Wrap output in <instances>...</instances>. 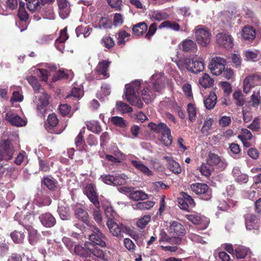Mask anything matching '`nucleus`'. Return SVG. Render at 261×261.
<instances>
[{"label":"nucleus","instance_id":"43","mask_svg":"<svg viewBox=\"0 0 261 261\" xmlns=\"http://www.w3.org/2000/svg\"><path fill=\"white\" fill-rule=\"evenodd\" d=\"M88 129L94 133L98 134L101 132V127L97 121H92L87 123Z\"/></svg>","mask_w":261,"mask_h":261},{"label":"nucleus","instance_id":"20","mask_svg":"<svg viewBox=\"0 0 261 261\" xmlns=\"http://www.w3.org/2000/svg\"><path fill=\"white\" fill-rule=\"evenodd\" d=\"M151 129L155 132L161 134H169L170 129L164 123H160L158 124L151 123L149 124Z\"/></svg>","mask_w":261,"mask_h":261},{"label":"nucleus","instance_id":"62","mask_svg":"<svg viewBox=\"0 0 261 261\" xmlns=\"http://www.w3.org/2000/svg\"><path fill=\"white\" fill-rule=\"evenodd\" d=\"M188 238L193 242L201 243L202 244L206 243V242L202 239V237L194 233H189L188 234Z\"/></svg>","mask_w":261,"mask_h":261},{"label":"nucleus","instance_id":"9","mask_svg":"<svg viewBox=\"0 0 261 261\" xmlns=\"http://www.w3.org/2000/svg\"><path fill=\"white\" fill-rule=\"evenodd\" d=\"M204 68V63L200 57L195 56L189 59V63L188 65V71L197 73L202 71Z\"/></svg>","mask_w":261,"mask_h":261},{"label":"nucleus","instance_id":"58","mask_svg":"<svg viewBox=\"0 0 261 261\" xmlns=\"http://www.w3.org/2000/svg\"><path fill=\"white\" fill-rule=\"evenodd\" d=\"M259 118H255L251 123L247 126V127L253 131L258 132L260 128V124Z\"/></svg>","mask_w":261,"mask_h":261},{"label":"nucleus","instance_id":"11","mask_svg":"<svg viewBox=\"0 0 261 261\" xmlns=\"http://www.w3.org/2000/svg\"><path fill=\"white\" fill-rule=\"evenodd\" d=\"M169 232L173 236H184L186 234V229L179 222L175 221H171L168 226Z\"/></svg>","mask_w":261,"mask_h":261},{"label":"nucleus","instance_id":"30","mask_svg":"<svg viewBox=\"0 0 261 261\" xmlns=\"http://www.w3.org/2000/svg\"><path fill=\"white\" fill-rule=\"evenodd\" d=\"M214 122L213 118L207 117L204 120L203 125L201 128V133L204 136H208L210 134V131L212 129V125Z\"/></svg>","mask_w":261,"mask_h":261},{"label":"nucleus","instance_id":"14","mask_svg":"<svg viewBox=\"0 0 261 261\" xmlns=\"http://www.w3.org/2000/svg\"><path fill=\"white\" fill-rule=\"evenodd\" d=\"M84 193L96 206L99 205L97 195L93 185L91 184L87 185L84 189Z\"/></svg>","mask_w":261,"mask_h":261},{"label":"nucleus","instance_id":"44","mask_svg":"<svg viewBox=\"0 0 261 261\" xmlns=\"http://www.w3.org/2000/svg\"><path fill=\"white\" fill-rule=\"evenodd\" d=\"M28 2L27 8L32 12H35L40 9V3L39 0H25Z\"/></svg>","mask_w":261,"mask_h":261},{"label":"nucleus","instance_id":"36","mask_svg":"<svg viewBox=\"0 0 261 261\" xmlns=\"http://www.w3.org/2000/svg\"><path fill=\"white\" fill-rule=\"evenodd\" d=\"M73 76V72L71 71H64L60 70L54 76L53 81H56L62 79H72Z\"/></svg>","mask_w":261,"mask_h":261},{"label":"nucleus","instance_id":"42","mask_svg":"<svg viewBox=\"0 0 261 261\" xmlns=\"http://www.w3.org/2000/svg\"><path fill=\"white\" fill-rule=\"evenodd\" d=\"M169 169L175 174H179L181 172L180 165L174 160H170L168 164Z\"/></svg>","mask_w":261,"mask_h":261},{"label":"nucleus","instance_id":"6","mask_svg":"<svg viewBox=\"0 0 261 261\" xmlns=\"http://www.w3.org/2000/svg\"><path fill=\"white\" fill-rule=\"evenodd\" d=\"M259 85H261V73L250 75L244 80V92L247 94L250 91L252 88Z\"/></svg>","mask_w":261,"mask_h":261},{"label":"nucleus","instance_id":"15","mask_svg":"<svg viewBox=\"0 0 261 261\" xmlns=\"http://www.w3.org/2000/svg\"><path fill=\"white\" fill-rule=\"evenodd\" d=\"M59 8V13L62 19L67 18L70 13V4L67 0H57Z\"/></svg>","mask_w":261,"mask_h":261},{"label":"nucleus","instance_id":"51","mask_svg":"<svg viewBox=\"0 0 261 261\" xmlns=\"http://www.w3.org/2000/svg\"><path fill=\"white\" fill-rule=\"evenodd\" d=\"M127 179V176L124 174L115 176H114V185L117 186L123 185L126 182Z\"/></svg>","mask_w":261,"mask_h":261},{"label":"nucleus","instance_id":"19","mask_svg":"<svg viewBox=\"0 0 261 261\" xmlns=\"http://www.w3.org/2000/svg\"><path fill=\"white\" fill-rule=\"evenodd\" d=\"M42 224L46 227H51L56 224L54 217L50 213H45L39 216Z\"/></svg>","mask_w":261,"mask_h":261},{"label":"nucleus","instance_id":"21","mask_svg":"<svg viewBox=\"0 0 261 261\" xmlns=\"http://www.w3.org/2000/svg\"><path fill=\"white\" fill-rule=\"evenodd\" d=\"M47 122L48 124V128L49 130L54 129L52 133L56 134H61L63 130L62 129L58 130L57 128H55L58 123V119L55 114H51L48 116Z\"/></svg>","mask_w":261,"mask_h":261},{"label":"nucleus","instance_id":"52","mask_svg":"<svg viewBox=\"0 0 261 261\" xmlns=\"http://www.w3.org/2000/svg\"><path fill=\"white\" fill-rule=\"evenodd\" d=\"M233 97L238 106H242L244 104L245 100L240 91H236L233 93Z\"/></svg>","mask_w":261,"mask_h":261},{"label":"nucleus","instance_id":"3","mask_svg":"<svg viewBox=\"0 0 261 261\" xmlns=\"http://www.w3.org/2000/svg\"><path fill=\"white\" fill-rule=\"evenodd\" d=\"M197 42L202 46H206L211 42V33L208 29L202 25H198L194 29Z\"/></svg>","mask_w":261,"mask_h":261},{"label":"nucleus","instance_id":"25","mask_svg":"<svg viewBox=\"0 0 261 261\" xmlns=\"http://www.w3.org/2000/svg\"><path fill=\"white\" fill-rule=\"evenodd\" d=\"M214 80L207 73L203 74L199 79L198 83L201 86L204 88H210L214 84Z\"/></svg>","mask_w":261,"mask_h":261},{"label":"nucleus","instance_id":"53","mask_svg":"<svg viewBox=\"0 0 261 261\" xmlns=\"http://www.w3.org/2000/svg\"><path fill=\"white\" fill-rule=\"evenodd\" d=\"M112 123L116 126L120 127H124L126 126L125 121L120 117L114 116L111 118Z\"/></svg>","mask_w":261,"mask_h":261},{"label":"nucleus","instance_id":"16","mask_svg":"<svg viewBox=\"0 0 261 261\" xmlns=\"http://www.w3.org/2000/svg\"><path fill=\"white\" fill-rule=\"evenodd\" d=\"M187 219L195 224L202 225L206 228L209 224V220L204 216H201L197 214L187 215Z\"/></svg>","mask_w":261,"mask_h":261},{"label":"nucleus","instance_id":"13","mask_svg":"<svg viewBox=\"0 0 261 261\" xmlns=\"http://www.w3.org/2000/svg\"><path fill=\"white\" fill-rule=\"evenodd\" d=\"M94 231L92 233L89 235V239L91 241L90 243H93L95 246L96 245L100 246L101 247L106 246V244L104 241L105 236L100 232V231L96 228H95Z\"/></svg>","mask_w":261,"mask_h":261},{"label":"nucleus","instance_id":"63","mask_svg":"<svg viewBox=\"0 0 261 261\" xmlns=\"http://www.w3.org/2000/svg\"><path fill=\"white\" fill-rule=\"evenodd\" d=\"M102 43L105 47L108 48L113 47L115 44L113 38L109 36L104 37L102 39Z\"/></svg>","mask_w":261,"mask_h":261},{"label":"nucleus","instance_id":"22","mask_svg":"<svg viewBox=\"0 0 261 261\" xmlns=\"http://www.w3.org/2000/svg\"><path fill=\"white\" fill-rule=\"evenodd\" d=\"M132 164L137 169L140 170L141 172L147 176L152 175V171L141 161L138 160H132Z\"/></svg>","mask_w":261,"mask_h":261},{"label":"nucleus","instance_id":"50","mask_svg":"<svg viewBox=\"0 0 261 261\" xmlns=\"http://www.w3.org/2000/svg\"><path fill=\"white\" fill-rule=\"evenodd\" d=\"M27 81L29 84L32 86L35 92L38 91L42 89L40 87V85L38 83V80L33 76H28L27 77Z\"/></svg>","mask_w":261,"mask_h":261},{"label":"nucleus","instance_id":"38","mask_svg":"<svg viewBox=\"0 0 261 261\" xmlns=\"http://www.w3.org/2000/svg\"><path fill=\"white\" fill-rule=\"evenodd\" d=\"M250 251L249 249L246 247L239 246L235 249L236 256L237 258H246Z\"/></svg>","mask_w":261,"mask_h":261},{"label":"nucleus","instance_id":"24","mask_svg":"<svg viewBox=\"0 0 261 261\" xmlns=\"http://www.w3.org/2000/svg\"><path fill=\"white\" fill-rule=\"evenodd\" d=\"M217 99V98L215 93L211 92L208 97L204 100L205 108L208 110L213 109L216 104Z\"/></svg>","mask_w":261,"mask_h":261},{"label":"nucleus","instance_id":"34","mask_svg":"<svg viewBox=\"0 0 261 261\" xmlns=\"http://www.w3.org/2000/svg\"><path fill=\"white\" fill-rule=\"evenodd\" d=\"M2 151H3L5 161H8L12 158L14 149L12 145L6 143L3 147Z\"/></svg>","mask_w":261,"mask_h":261},{"label":"nucleus","instance_id":"64","mask_svg":"<svg viewBox=\"0 0 261 261\" xmlns=\"http://www.w3.org/2000/svg\"><path fill=\"white\" fill-rule=\"evenodd\" d=\"M157 30V24L156 23H152L149 27L148 31L145 35V38L150 40L151 37L155 34Z\"/></svg>","mask_w":261,"mask_h":261},{"label":"nucleus","instance_id":"59","mask_svg":"<svg viewBox=\"0 0 261 261\" xmlns=\"http://www.w3.org/2000/svg\"><path fill=\"white\" fill-rule=\"evenodd\" d=\"M260 97L259 96V91H257L256 92H254L251 96V102L252 103V105L254 107L257 106L260 103Z\"/></svg>","mask_w":261,"mask_h":261},{"label":"nucleus","instance_id":"31","mask_svg":"<svg viewBox=\"0 0 261 261\" xmlns=\"http://www.w3.org/2000/svg\"><path fill=\"white\" fill-rule=\"evenodd\" d=\"M129 198L134 201L143 200L148 198V195L142 191L133 189L132 193H130Z\"/></svg>","mask_w":261,"mask_h":261},{"label":"nucleus","instance_id":"57","mask_svg":"<svg viewBox=\"0 0 261 261\" xmlns=\"http://www.w3.org/2000/svg\"><path fill=\"white\" fill-rule=\"evenodd\" d=\"M150 220V216L149 215H145L141 218L137 222L138 227L141 228H144Z\"/></svg>","mask_w":261,"mask_h":261},{"label":"nucleus","instance_id":"61","mask_svg":"<svg viewBox=\"0 0 261 261\" xmlns=\"http://www.w3.org/2000/svg\"><path fill=\"white\" fill-rule=\"evenodd\" d=\"M252 137L251 132L246 128H242L238 138L240 139L250 140Z\"/></svg>","mask_w":261,"mask_h":261},{"label":"nucleus","instance_id":"56","mask_svg":"<svg viewBox=\"0 0 261 261\" xmlns=\"http://www.w3.org/2000/svg\"><path fill=\"white\" fill-rule=\"evenodd\" d=\"M105 214L108 218V220H114L116 216V213L113 210L111 206H108L105 208Z\"/></svg>","mask_w":261,"mask_h":261},{"label":"nucleus","instance_id":"28","mask_svg":"<svg viewBox=\"0 0 261 261\" xmlns=\"http://www.w3.org/2000/svg\"><path fill=\"white\" fill-rule=\"evenodd\" d=\"M27 229L28 231L29 243L33 245L36 244L39 240V235L37 231L31 226H29Z\"/></svg>","mask_w":261,"mask_h":261},{"label":"nucleus","instance_id":"47","mask_svg":"<svg viewBox=\"0 0 261 261\" xmlns=\"http://www.w3.org/2000/svg\"><path fill=\"white\" fill-rule=\"evenodd\" d=\"M11 237L15 243H21L23 242L25 236L19 231H14L11 233Z\"/></svg>","mask_w":261,"mask_h":261},{"label":"nucleus","instance_id":"45","mask_svg":"<svg viewBox=\"0 0 261 261\" xmlns=\"http://www.w3.org/2000/svg\"><path fill=\"white\" fill-rule=\"evenodd\" d=\"M220 158L217 154L212 153L208 154L207 162L210 166H214L217 165L220 163Z\"/></svg>","mask_w":261,"mask_h":261},{"label":"nucleus","instance_id":"27","mask_svg":"<svg viewBox=\"0 0 261 261\" xmlns=\"http://www.w3.org/2000/svg\"><path fill=\"white\" fill-rule=\"evenodd\" d=\"M182 49L187 52H194L197 50V45L191 39H186L182 42Z\"/></svg>","mask_w":261,"mask_h":261},{"label":"nucleus","instance_id":"5","mask_svg":"<svg viewBox=\"0 0 261 261\" xmlns=\"http://www.w3.org/2000/svg\"><path fill=\"white\" fill-rule=\"evenodd\" d=\"M225 64V59L216 57L212 59L208 67L213 74L219 75L224 70Z\"/></svg>","mask_w":261,"mask_h":261},{"label":"nucleus","instance_id":"26","mask_svg":"<svg viewBox=\"0 0 261 261\" xmlns=\"http://www.w3.org/2000/svg\"><path fill=\"white\" fill-rule=\"evenodd\" d=\"M150 16L151 19L156 21L165 20L169 17V15L163 10L153 11L151 12Z\"/></svg>","mask_w":261,"mask_h":261},{"label":"nucleus","instance_id":"32","mask_svg":"<svg viewBox=\"0 0 261 261\" xmlns=\"http://www.w3.org/2000/svg\"><path fill=\"white\" fill-rule=\"evenodd\" d=\"M246 227L248 230L253 229L256 223V217L252 214H247L245 216Z\"/></svg>","mask_w":261,"mask_h":261},{"label":"nucleus","instance_id":"40","mask_svg":"<svg viewBox=\"0 0 261 261\" xmlns=\"http://www.w3.org/2000/svg\"><path fill=\"white\" fill-rule=\"evenodd\" d=\"M118 35L117 43L119 45H124L130 39V34L124 30L119 31Z\"/></svg>","mask_w":261,"mask_h":261},{"label":"nucleus","instance_id":"55","mask_svg":"<svg viewBox=\"0 0 261 261\" xmlns=\"http://www.w3.org/2000/svg\"><path fill=\"white\" fill-rule=\"evenodd\" d=\"M34 220V215L29 214L25 216L22 221H21L19 223L23 225L24 226L26 227V229L28 227L30 223H32L33 221Z\"/></svg>","mask_w":261,"mask_h":261},{"label":"nucleus","instance_id":"35","mask_svg":"<svg viewBox=\"0 0 261 261\" xmlns=\"http://www.w3.org/2000/svg\"><path fill=\"white\" fill-rule=\"evenodd\" d=\"M147 30V25L144 22H142L134 25L133 31L136 36H141Z\"/></svg>","mask_w":261,"mask_h":261},{"label":"nucleus","instance_id":"49","mask_svg":"<svg viewBox=\"0 0 261 261\" xmlns=\"http://www.w3.org/2000/svg\"><path fill=\"white\" fill-rule=\"evenodd\" d=\"M117 109L123 113H129L132 111V109L128 105L122 101H118L116 103Z\"/></svg>","mask_w":261,"mask_h":261},{"label":"nucleus","instance_id":"39","mask_svg":"<svg viewBox=\"0 0 261 261\" xmlns=\"http://www.w3.org/2000/svg\"><path fill=\"white\" fill-rule=\"evenodd\" d=\"M155 204V202L152 200H148L144 202H139L135 205L134 208L137 210H149Z\"/></svg>","mask_w":261,"mask_h":261},{"label":"nucleus","instance_id":"4","mask_svg":"<svg viewBox=\"0 0 261 261\" xmlns=\"http://www.w3.org/2000/svg\"><path fill=\"white\" fill-rule=\"evenodd\" d=\"M49 96L43 89L35 92V97L33 102L36 105L37 109L40 113H44L46 107L48 104Z\"/></svg>","mask_w":261,"mask_h":261},{"label":"nucleus","instance_id":"41","mask_svg":"<svg viewBox=\"0 0 261 261\" xmlns=\"http://www.w3.org/2000/svg\"><path fill=\"white\" fill-rule=\"evenodd\" d=\"M141 96L143 100L146 103L150 102L154 97L152 92L150 91L148 88H144L141 91Z\"/></svg>","mask_w":261,"mask_h":261},{"label":"nucleus","instance_id":"1","mask_svg":"<svg viewBox=\"0 0 261 261\" xmlns=\"http://www.w3.org/2000/svg\"><path fill=\"white\" fill-rule=\"evenodd\" d=\"M74 253L83 257H90L94 259L95 258L102 260L106 259L103 251L90 242H86L82 245H75L74 248Z\"/></svg>","mask_w":261,"mask_h":261},{"label":"nucleus","instance_id":"60","mask_svg":"<svg viewBox=\"0 0 261 261\" xmlns=\"http://www.w3.org/2000/svg\"><path fill=\"white\" fill-rule=\"evenodd\" d=\"M201 173L206 176L209 177L211 174L212 169L208 167L206 164L203 163L199 169Z\"/></svg>","mask_w":261,"mask_h":261},{"label":"nucleus","instance_id":"17","mask_svg":"<svg viewBox=\"0 0 261 261\" xmlns=\"http://www.w3.org/2000/svg\"><path fill=\"white\" fill-rule=\"evenodd\" d=\"M183 198L178 200L180 208L184 210H188L189 208H192L195 205L194 200L189 195L184 193Z\"/></svg>","mask_w":261,"mask_h":261},{"label":"nucleus","instance_id":"8","mask_svg":"<svg viewBox=\"0 0 261 261\" xmlns=\"http://www.w3.org/2000/svg\"><path fill=\"white\" fill-rule=\"evenodd\" d=\"M216 41L219 45L229 49L233 45V40L231 36L226 33H220L216 35Z\"/></svg>","mask_w":261,"mask_h":261},{"label":"nucleus","instance_id":"29","mask_svg":"<svg viewBox=\"0 0 261 261\" xmlns=\"http://www.w3.org/2000/svg\"><path fill=\"white\" fill-rule=\"evenodd\" d=\"M256 35L255 30L251 27H245L242 31V36L244 39L253 40Z\"/></svg>","mask_w":261,"mask_h":261},{"label":"nucleus","instance_id":"7","mask_svg":"<svg viewBox=\"0 0 261 261\" xmlns=\"http://www.w3.org/2000/svg\"><path fill=\"white\" fill-rule=\"evenodd\" d=\"M192 191L198 195H200L201 198L207 200L211 198V192L207 185L203 183H195L191 185Z\"/></svg>","mask_w":261,"mask_h":261},{"label":"nucleus","instance_id":"12","mask_svg":"<svg viewBox=\"0 0 261 261\" xmlns=\"http://www.w3.org/2000/svg\"><path fill=\"white\" fill-rule=\"evenodd\" d=\"M6 119L11 125L17 127L25 126L27 124L25 119L21 118L19 116L11 112H8L6 115Z\"/></svg>","mask_w":261,"mask_h":261},{"label":"nucleus","instance_id":"10","mask_svg":"<svg viewBox=\"0 0 261 261\" xmlns=\"http://www.w3.org/2000/svg\"><path fill=\"white\" fill-rule=\"evenodd\" d=\"M107 226L110 233L114 236L121 237L122 233L126 229V227L122 224H118L114 220H108Z\"/></svg>","mask_w":261,"mask_h":261},{"label":"nucleus","instance_id":"23","mask_svg":"<svg viewBox=\"0 0 261 261\" xmlns=\"http://www.w3.org/2000/svg\"><path fill=\"white\" fill-rule=\"evenodd\" d=\"M110 62L108 61H102L99 62L96 67V71L99 75H102L105 77H108L109 74L107 73Z\"/></svg>","mask_w":261,"mask_h":261},{"label":"nucleus","instance_id":"54","mask_svg":"<svg viewBox=\"0 0 261 261\" xmlns=\"http://www.w3.org/2000/svg\"><path fill=\"white\" fill-rule=\"evenodd\" d=\"M160 140L165 146H170L172 142V138L171 135V133H170L169 135L163 134L161 135Z\"/></svg>","mask_w":261,"mask_h":261},{"label":"nucleus","instance_id":"33","mask_svg":"<svg viewBox=\"0 0 261 261\" xmlns=\"http://www.w3.org/2000/svg\"><path fill=\"white\" fill-rule=\"evenodd\" d=\"M76 217L86 224L88 223L89 216L88 213L81 207H77L75 210Z\"/></svg>","mask_w":261,"mask_h":261},{"label":"nucleus","instance_id":"46","mask_svg":"<svg viewBox=\"0 0 261 261\" xmlns=\"http://www.w3.org/2000/svg\"><path fill=\"white\" fill-rule=\"evenodd\" d=\"M187 111L190 120L193 121L195 119L197 114V110L195 105L193 103H189L187 106Z\"/></svg>","mask_w":261,"mask_h":261},{"label":"nucleus","instance_id":"2","mask_svg":"<svg viewBox=\"0 0 261 261\" xmlns=\"http://www.w3.org/2000/svg\"><path fill=\"white\" fill-rule=\"evenodd\" d=\"M141 83L140 81H135L125 85V95L127 101L132 106H134L139 108H142L143 103L139 97L138 92Z\"/></svg>","mask_w":261,"mask_h":261},{"label":"nucleus","instance_id":"48","mask_svg":"<svg viewBox=\"0 0 261 261\" xmlns=\"http://www.w3.org/2000/svg\"><path fill=\"white\" fill-rule=\"evenodd\" d=\"M244 56L248 60L256 61L258 59V52L256 50H246L244 53Z\"/></svg>","mask_w":261,"mask_h":261},{"label":"nucleus","instance_id":"37","mask_svg":"<svg viewBox=\"0 0 261 261\" xmlns=\"http://www.w3.org/2000/svg\"><path fill=\"white\" fill-rule=\"evenodd\" d=\"M151 81L153 82V89L156 91H159L163 88L161 84L162 81V75L161 73L154 74L151 77Z\"/></svg>","mask_w":261,"mask_h":261},{"label":"nucleus","instance_id":"18","mask_svg":"<svg viewBox=\"0 0 261 261\" xmlns=\"http://www.w3.org/2000/svg\"><path fill=\"white\" fill-rule=\"evenodd\" d=\"M234 180L238 184L242 185L246 184L248 181V176L241 172L240 169L238 167L233 168L232 171Z\"/></svg>","mask_w":261,"mask_h":261}]
</instances>
